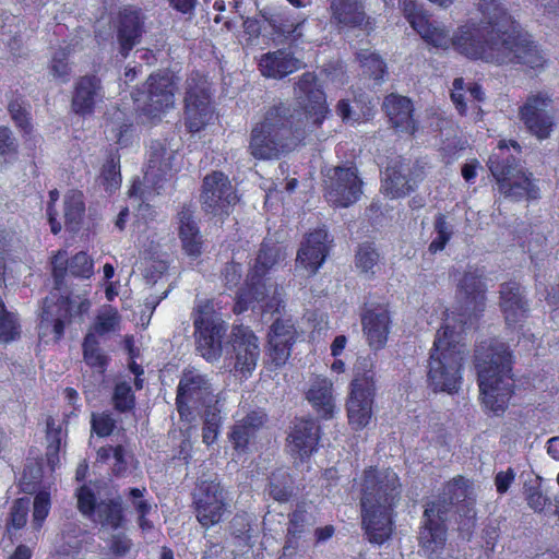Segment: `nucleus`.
Masks as SVG:
<instances>
[{
  "label": "nucleus",
  "instance_id": "1",
  "mask_svg": "<svg viewBox=\"0 0 559 559\" xmlns=\"http://www.w3.org/2000/svg\"><path fill=\"white\" fill-rule=\"evenodd\" d=\"M475 367L483 404L496 415L503 413L514 389L509 347L497 340L481 342L475 352Z\"/></svg>",
  "mask_w": 559,
  "mask_h": 559
},
{
  "label": "nucleus",
  "instance_id": "2",
  "mask_svg": "<svg viewBox=\"0 0 559 559\" xmlns=\"http://www.w3.org/2000/svg\"><path fill=\"white\" fill-rule=\"evenodd\" d=\"M300 134L295 126L294 111L285 104L270 108L264 119L254 124L248 145L250 155L260 160L278 158L293 150Z\"/></svg>",
  "mask_w": 559,
  "mask_h": 559
},
{
  "label": "nucleus",
  "instance_id": "3",
  "mask_svg": "<svg viewBox=\"0 0 559 559\" xmlns=\"http://www.w3.org/2000/svg\"><path fill=\"white\" fill-rule=\"evenodd\" d=\"M466 353L461 333L454 328L445 323L437 331L428 359V381L435 391L459 390Z\"/></svg>",
  "mask_w": 559,
  "mask_h": 559
},
{
  "label": "nucleus",
  "instance_id": "4",
  "mask_svg": "<svg viewBox=\"0 0 559 559\" xmlns=\"http://www.w3.org/2000/svg\"><path fill=\"white\" fill-rule=\"evenodd\" d=\"M477 10L481 14L479 23L471 19L454 32L453 48L466 58L464 47H469V44L486 49L491 40H500L507 32L513 33L519 28L499 0H479Z\"/></svg>",
  "mask_w": 559,
  "mask_h": 559
},
{
  "label": "nucleus",
  "instance_id": "5",
  "mask_svg": "<svg viewBox=\"0 0 559 559\" xmlns=\"http://www.w3.org/2000/svg\"><path fill=\"white\" fill-rule=\"evenodd\" d=\"M464 52L471 60H481L493 64H508L519 62L531 68L543 67L545 57L530 38L522 34L520 28L508 33L500 40H491L486 49L472 46L464 47Z\"/></svg>",
  "mask_w": 559,
  "mask_h": 559
},
{
  "label": "nucleus",
  "instance_id": "6",
  "mask_svg": "<svg viewBox=\"0 0 559 559\" xmlns=\"http://www.w3.org/2000/svg\"><path fill=\"white\" fill-rule=\"evenodd\" d=\"M488 166L497 180L499 192L506 198L520 200L539 197V190L532 179V174L525 171L520 160L509 154V145L506 141L499 142L497 150L489 157Z\"/></svg>",
  "mask_w": 559,
  "mask_h": 559
},
{
  "label": "nucleus",
  "instance_id": "7",
  "mask_svg": "<svg viewBox=\"0 0 559 559\" xmlns=\"http://www.w3.org/2000/svg\"><path fill=\"white\" fill-rule=\"evenodd\" d=\"M374 393L376 382L372 361L362 358L355 366V376L350 383V392L346 403L348 424L353 429H362L370 423Z\"/></svg>",
  "mask_w": 559,
  "mask_h": 559
},
{
  "label": "nucleus",
  "instance_id": "8",
  "mask_svg": "<svg viewBox=\"0 0 559 559\" xmlns=\"http://www.w3.org/2000/svg\"><path fill=\"white\" fill-rule=\"evenodd\" d=\"M195 349L209 362L217 361L223 354V340L228 324L215 310L212 301L199 304L193 311Z\"/></svg>",
  "mask_w": 559,
  "mask_h": 559
},
{
  "label": "nucleus",
  "instance_id": "9",
  "mask_svg": "<svg viewBox=\"0 0 559 559\" xmlns=\"http://www.w3.org/2000/svg\"><path fill=\"white\" fill-rule=\"evenodd\" d=\"M174 159V151L166 148L159 142L152 143L143 181H133L129 197L148 200L152 195L160 194L165 185L173 177Z\"/></svg>",
  "mask_w": 559,
  "mask_h": 559
},
{
  "label": "nucleus",
  "instance_id": "10",
  "mask_svg": "<svg viewBox=\"0 0 559 559\" xmlns=\"http://www.w3.org/2000/svg\"><path fill=\"white\" fill-rule=\"evenodd\" d=\"M223 397L214 394L212 384L205 374L197 369H188L182 372L177 386L176 406L181 419L190 421L194 411L205 404L215 402L219 404Z\"/></svg>",
  "mask_w": 559,
  "mask_h": 559
},
{
  "label": "nucleus",
  "instance_id": "11",
  "mask_svg": "<svg viewBox=\"0 0 559 559\" xmlns=\"http://www.w3.org/2000/svg\"><path fill=\"white\" fill-rule=\"evenodd\" d=\"M216 119L211 102L207 80L200 75H191L187 80L185 96V123L192 132H200Z\"/></svg>",
  "mask_w": 559,
  "mask_h": 559
},
{
  "label": "nucleus",
  "instance_id": "12",
  "mask_svg": "<svg viewBox=\"0 0 559 559\" xmlns=\"http://www.w3.org/2000/svg\"><path fill=\"white\" fill-rule=\"evenodd\" d=\"M91 306V301L82 296H68L57 301L46 298L39 325L40 334L52 333L55 341H59L63 335L66 323L88 313Z\"/></svg>",
  "mask_w": 559,
  "mask_h": 559
},
{
  "label": "nucleus",
  "instance_id": "13",
  "mask_svg": "<svg viewBox=\"0 0 559 559\" xmlns=\"http://www.w3.org/2000/svg\"><path fill=\"white\" fill-rule=\"evenodd\" d=\"M402 484L397 474L390 468L365 471L361 485V506L394 508L401 498Z\"/></svg>",
  "mask_w": 559,
  "mask_h": 559
},
{
  "label": "nucleus",
  "instance_id": "14",
  "mask_svg": "<svg viewBox=\"0 0 559 559\" xmlns=\"http://www.w3.org/2000/svg\"><path fill=\"white\" fill-rule=\"evenodd\" d=\"M449 515V503L432 500L426 504L421 526L418 533L420 550L428 558H439L447 542L445 522Z\"/></svg>",
  "mask_w": 559,
  "mask_h": 559
},
{
  "label": "nucleus",
  "instance_id": "15",
  "mask_svg": "<svg viewBox=\"0 0 559 559\" xmlns=\"http://www.w3.org/2000/svg\"><path fill=\"white\" fill-rule=\"evenodd\" d=\"M325 198L335 206L347 207L362 194V181L356 167L337 166L330 169L324 180Z\"/></svg>",
  "mask_w": 559,
  "mask_h": 559
},
{
  "label": "nucleus",
  "instance_id": "16",
  "mask_svg": "<svg viewBox=\"0 0 559 559\" xmlns=\"http://www.w3.org/2000/svg\"><path fill=\"white\" fill-rule=\"evenodd\" d=\"M197 519L204 527L222 520L227 508L226 492L216 478L200 479L193 492Z\"/></svg>",
  "mask_w": 559,
  "mask_h": 559
},
{
  "label": "nucleus",
  "instance_id": "17",
  "mask_svg": "<svg viewBox=\"0 0 559 559\" xmlns=\"http://www.w3.org/2000/svg\"><path fill=\"white\" fill-rule=\"evenodd\" d=\"M521 121L536 138H549L555 126L552 100L546 93H535L527 96L519 110Z\"/></svg>",
  "mask_w": 559,
  "mask_h": 559
},
{
  "label": "nucleus",
  "instance_id": "18",
  "mask_svg": "<svg viewBox=\"0 0 559 559\" xmlns=\"http://www.w3.org/2000/svg\"><path fill=\"white\" fill-rule=\"evenodd\" d=\"M176 91L177 82L171 73L163 71L151 74L146 81L143 112L152 119L159 118L174 107Z\"/></svg>",
  "mask_w": 559,
  "mask_h": 559
},
{
  "label": "nucleus",
  "instance_id": "19",
  "mask_svg": "<svg viewBox=\"0 0 559 559\" xmlns=\"http://www.w3.org/2000/svg\"><path fill=\"white\" fill-rule=\"evenodd\" d=\"M295 96L298 104L304 108L307 119L305 128L319 127L325 119L329 109L325 102V95L320 88L317 76L307 72L304 73L295 86Z\"/></svg>",
  "mask_w": 559,
  "mask_h": 559
},
{
  "label": "nucleus",
  "instance_id": "20",
  "mask_svg": "<svg viewBox=\"0 0 559 559\" xmlns=\"http://www.w3.org/2000/svg\"><path fill=\"white\" fill-rule=\"evenodd\" d=\"M201 204L206 213L218 215L227 213L229 206L238 201L236 191L226 175L213 171L203 179Z\"/></svg>",
  "mask_w": 559,
  "mask_h": 559
},
{
  "label": "nucleus",
  "instance_id": "21",
  "mask_svg": "<svg viewBox=\"0 0 559 559\" xmlns=\"http://www.w3.org/2000/svg\"><path fill=\"white\" fill-rule=\"evenodd\" d=\"M486 284L484 274L478 270H467L457 282L456 298L462 310L476 316L486 307Z\"/></svg>",
  "mask_w": 559,
  "mask_h": 559
},
{
  "label": "nucleus",
  "instance_id": "22",
  "mask_svg": "<svg viewBox=\"0 0 559 559\" xmlns=\"http://www.w3.org/2000/svg\"><path fill=\"white\" fill-rule=\"evenodd\" d=\"M233 348L235 352L234 369L241 377H249L257 367L260 357L258 337L251 330L245 326H236L233 330Z\"/></svg>",
  "mask_w": 559,
  "mask_h": 559
},
{
  "label": "nucleus",
  "instance_id": "23",
  "mask_svg": "<svg viewBox=\"0 0 559 559\" xmlns=\"http://www.w3.org/2000/svg\"><path fill=\"white\" fill-rule=\"evenodd\" d=\"M329 242L325 229L309 233L300 243L296 266L304 269L309 275H314L329 253Z\"/></svg>",
  "mask_w": 559,
  "mask_h": 559
},
{
  "label": "nucleus",
  "instance_id": "24",
  "mask_svg": "<svg viewBox=\"0 0 559 559\" xmlns=\"http://www.w3.org/2000/svg\"><path fill=\"white\" fill-rule=\"evenodd\" d=\"M393 508L361 506L362 526L369 542L383 544L393 533Z\"/></svg>",
  "mask_w": 559,
  "mask_h": 559
},
{
  "label": "nucleus",
  "instance_id": "25",
  "mask_svg": "<svg viewBox=\"0 0 559 559\" xmlns=\"http://www.w3.org/2000/svg\"><path fill=\"white\" fill-rule=\"evenodd\" d=\"M500 309L509 326H516L527 318L528 305L518 283L508 282L501 285Z\"/></svg>",
  "mask_w": 559,
  "mask_h": 559
},
{
  "label": "nucleus",
  "instance_id": "26",
  "mask_svg": "<svg viewBox=\"0 0 559 559\" xmlns=\"http://www.w3.org/2000/svg\"><path fill=\"white\" fill-rule=\"evenodd\" d=\"M319 441V426L312 419L295 421L288 437V450L293 456L304 460L314 450Z\"/></svg>",
  "mask_w": 559,
  "mask_h": 559
},
{
  "label": "nucleus",
  "instance_id": "27",
  "mask_svg": "<svg viewBox=\"0 0 559 559\" xmlns=\"http://www.w3.org/2000/svg\"><path fill=\"white\" fill-rule=\"evenodd\" d=\"M102 99L103 86L97 76L84 75L76 81L72 97V109L75 114L91 115Z\"/></svg>",
  "mask_w": 559,
  "mask_h": 559
},
{
  "label": "nucleus",
  "instance_id": "28",
  "mask_svg": "<svg viewBox=\"0 0 559 559\" xmlns=\"http://www.w3.org/2000/svg\"><path fill=\"white\" fill-rule=\"evenodd\" d=\"M361 324L371 348L380 349L386 344L391 318L385 308L377 307L367 310L361 318Z\"/></svg>",
  "mask_w": 559,
  "mask_h": 559
},
{
  "label": "nucleus",
  "instance_id": "29",
  "mask_svg": "<svg viewBox=\"0 0 559 559\" xmlns=\"http://www.w3.org/2000/svg\"><path fill=\"white\" fill-rule=\"evenodd\" d=\"M296 331L290 320H276L269 332L270 355L276 366L283 365L290 355Z\"/></svg>",
  "mask_w": 559,
  "mask_h": 559
},
{
  "label": "nucleus",
  "instance_id": "30",
  "mask_svg": "<svg viewBox=\"0 0 559 559\" xmlns=\"http://www.w3.org/2000/svg\"><path fill=\"white\" fill-rule=\"evenodd\" d=\"M409 173L408 163L401 159L392 160L386 167L382 179V192L391 199L407 195L414 189L409 179Z\"/></svg>",
  "mask_w": 559,
  "mask_h": 559
},
{
  "label": "nucleus",
  "instance_id": "31",
  "mask_svg": "<svg viewBox=\"0 0 559 559\" xmlns=\"http://www.w3.org/2000/svg\"><path fill=\"white\" fill-rule=\"evenodd\" d=\"M51 264L57 286L61 284L68 273L83 278H88L93 274V261L85 252H79L68 261L66 252L59 251L53 257Z\"/></svg>",
  "mask_w": 559,
  "mask_h": 559
},
{
  "label": "nucleus",
  "instance_id": "32",
  "mask_svg": "<svg viewBox=\"0 0 559 559\" xmlns=\"http://www.w3.org/2000/svg\"><path fill=\"white\" fill-rule=\"evenodd\" d=\"M178 235L182 250L192 258L202 253L203 241L190 206L183 205L178 212Z\"/></svg>",
  "mask_w": 559,
  "mask_h": 559
},
{
  "label": "nucleus",
  "instance_id": "33",
  "mask_svg": "<svg viewBox=\"0 0 559 559\" xmlns=\"http://www.w3.org/2000/svg\"><path fill=\"white\" fill-rule=\"evenodd\" d=\"M301 64L290 52L280 49L262 55L259 69L265 78L282 79L300 69Z\"/></svg>",
  "mask_w": 559,
  "mask_h": 559
},
{
  "label": "nucleus",
  "instance_id": "34",
  "mask_svg": "<svg viewBox=\"0 0 559 559\" xmlns=\"http://www.w3.org/2000/svg\"><path fill=\"white\" fill-rule=\"evenodd\" d=\"M383 108L392 127L407 133L415 132L416 122L413 118L414 109L411 99L391 94L385 97Z\"/></svg>",
  "mask_w": 559,
  "mask_h": 559
},
{
  "label": "nucleus",
  "instance_id": "35",
  "mask_svg": "<svg viewBox=\"0 0 559 559\" xmlns=\"http://www.w3.org/2000/svg\"><path fill=\"white\" fill-rule=\"evenodd\" d=\"M142 24L143 19L139 10L126 8L120 12L118 40L123 57H127L128 52L139 43Z\"/></svg>",
  "mask_w": 559,
  "mask_h": 559
},
{
  "label": "nucleus",
  "instance_id": "36",
  "mask_svg": "<svg viewBox=\"0 0 559 559\" xmlns=\"http://www.w3.org/2000/svg\"><path fill=\"white\" fill-rule=\"evenodd\" d=\"M330 10L338 25L367 27L369 24L360 0H331Z\"/></svg>",
  "mask_w": 559,
  "mask_h": 559
},
{
  "label": "nucleus",
  "instance_id": "37",
  "mask_svg": "<svg viewBox=\"0 0 559 559\" xmlns=\"http://www.w3.org/2000/svg\"><path fill=\"white\" fill-rule=\"evenodd\" d=\"M307 400L321 417L331 418L335 409L332 381L316 378L307 391Z\"/></svg>",
  "mask_w": 559,
  "mask_h": 559
},
{
  "label": "nucleus",
  "instance_id": "38",
  "mask_svg": "<svg viewBox=\"0 0 559 559\" xmlns=\"http://www.w3.org/2000/svg\"><path fill=\"white\" fill-rule=\"evenodd\" d=\"M266 415L262 411H252L238 420L230 432L236 449H245L249 441L263 427Z\"/></svg>",
  "mask_w": 559,
  "mask_h": 559
},
{
  "label": "nucleus",
  "instance_id": "39",
  "mask_svg": "<svg viewBox=\"0 0 559 559\" xmlns=\"http://www.w3.org/2000/svg\"><path fill=\"white\" fill-rule=\"evenodd\" d=\"M254 298L264 313H280L284 308L283 288L269 278L257 280Z\"/></svg>",
  "mask_w": 559,
  "mask_h": 559
},
{
  "label": "nucleus",
  "instance_id": "40",
  "mask_svg": "<svg viewBox=\"0 0 559 559\" xmlns=\"http://www.w3.org/2000/svg\"><path fill=\"white\" fill-rule=\"evenodd\" d=\"M265 20L272 27L274 34L289 38H298L301 36L299 28L306 22V17L301 15H295L288 10H280L271 13L269 16L264 15Z\"/></svg>",
  "mask_w": 559,
  "mask_h": 559
},
{
  "label": "nucleus",
  "instance_id": "41",
  "mask_svg": "<svg viewBox=\"0 0 559 559\" xmlns=\"http://www.w3.org/2000/svg\"><path fill=\"white\" fill-rule=\"evenodd\" d=\"M414 29L426 43L433 47L442 49H447L450 46L453 47L454 35L451 37L449 31L443 25L436 21H430L429 17L415 22Z\"/></svg>",
  "mask_w": 559,
  "mask_h": 559
},
{
  "label": "nucleus",
  "instance_id": "42",
  "mask_svg": "<svg viewBox=\"0 0 559 559\" xmlns=\"http://www.w3.org/2000/svg\"><path fill=\"white\" fill-rule=\"evenodd\" d=\"M94 522L103 527L117 530L123 524L122 503L120 499L102 501L94 512Z\"/></svg>",
  "mask_w": 559,
  "mask_h": 559
},
{
  "label": "nucleus",
  "instance_id": "43",
  "mask_svg": "<svg viewBox=\"0 0 559 559\" xmlns=\"http://www.w3.org/2000/svg\"><path fill=\"white\" fill-rule=\"evenodd\" d=\"M473 495L472 484L468 479L457 476L450 480L443 488L441 496L435 500H442L449 503V512L454 503L469 500L468 504H474L475 500L471 498Z\"/></svg>",
  "mask_w": 559,
  "mask_h": 559
},
{
  "label": "nucleus",
  "instance_id": "44",
  "mask_svg": "<svg viewBox=\"0 0 559 559\" xmlns=\"http://www.w3.org/2000/svg\"><path fill=\"white\" fill-rule=\"evenodd\" d=\"M83 360L99 374L106 371L109 356L99 346L98 340L93 334H86L82 343Z\"/></svg>",
  "mask_w": 559,
  "mask_h": 559
},
{
  "label": "nucleus",
  "instance_id": "45",
  "mask_svg": "<svg viewBox=\"0 0 559 559\" xmlns=\"http://www.w3.org/2000/svg\"><path fill=\"white\" fill-rule=\"evenodd\" d=\"M121 318L118 311L110 307L104 306L100 308L94 319L86 334H93L94 337L105 336L110 333H115L120 329Z\"/></svg>",
  "mask_w": 559,
  "mask_h": 559
},
{
  "label": "nucleus",
  "instance_id": "46",
  "mask_svg": "<svg viewBox=\"0 0 559 559\" xmlns=\"http://www.w3.org/2000/svg\"><path fill=\"white\" fill-rule=\"evenodd\" d=\"M284 257L280 247L275 245H262L251 277H254V281L262 280L265 272L284 259Z\"/></svg>",
  "mask_w": 559,
  "mask_h": 559
},
{
  "label": "nucleus",
  "instance_id": "47",
  "mask_svg": "<svg viewBox=\"0 0 559 559\" xmlns=\"http://www.w3.org/2000/svg\"><path fill=\"white\" fill-rule=\"evenodd\" d=\"M84 209L82 192L72 190L66 194L63 218L64 224L70 229L73 230L79 226L84 213Z\"/></svg>",
  "mask_w": 559,
  "mask_h": 559
},
{
  "label": "nucleus",
  "instance_id": "48",
  "mask_svg": "<svg viewBox=\"0 0 559 559\" xmlns=\"http://www.w3.org/2000/svg\"><path fill=\"white\" fill-rule=\"evenodd\" d=\"M357 59L362 68L364 74L373 79L377 83H380L383 80L386 66L377 53L369 51L368 49L360 50L357 53Z\"/></svg>",
  "mask_w": 559,
  "mask_h": 559
},
{
  "label": "nucleus",
  "instance_id": "49",
  "mask_svg": "<svg viewBox=\"0 0 559 559\" xmlns=\"http://www.w3.org/2000/svg\"><path fill=\"white\" fill-rule=\"evenodd\" d=\"M102 185L108 192H114L119 189L121 185L120 175V158L114 154H110L107 162L104 164L102 169Z\"/></svg>",
  "mask_w": 559,
  "mask_h": 559
},
{
  "label": "nucleus",
  "instance_id": "50",
  "mask_svg": "<svg viewBox=\"0 0 559 559\" xmlns=\"http://www.w3.org/2000/svg\"><path fill=\"white\" fill-rule=\"evenodd\" d=\"M48 69L55 80L61 83L69 81L71 68L68 63V52L66 49H59L53 53Z\"/></svg>",
  "mask_w": 559,
  "mask_h": 559
},
{
  "label": "nucleus",
  "instance_id": "51",
  "mask_svg": "<svg viewBox=\"0 0 559 559\" xmlns=\"http://www.w3.org/2000/svg\"><path fill=\"white\" fill-rule=\"evenodd\" d=\"M50 495L47 491H39L33 503L32 526L35 531H39L50 510Z\"/></svg>",
  "mask_w": 559,
  "mask_h": 559
},
{
  "label": "nucleus",
  "instance_id": "52",
  "mask_svg": "<svg viewBox=\"0 0 559 559\" xmlns=\"http://www.w3.org/2000/svg\"><path fill=\"white\" fill-rule=\"evenodd\" d=\"M29 511V499L21 498L13 502L8 520V532L11 528L20 530L27 522V515Z\"/></svg>",
  "mask_w": 559,
  "mask_h": 559
},
{
  "label": "nucleus",
  "instance_id": "53",
  "mask_svg": "<svg viewBox=\"0 0 559 559\" xmlns=\"http://www.w3.org/2000/svg\"><path fill=\"white\" fill-rule=\"evenodd\" d=\"M112 401L116 409L119 412H127L134 407V395L129 382H117L114 390Z\"/></svg>",
  "mask_w": 559,
  "mask_h": 559
},
{
  "label": "nucleus",
  "instance_id": "54",
  "mask_svg": "<svg viewBox=\"0 0 559 559\" xmlns=\"http://www.w3.org/2000/svg\"><path fill=\"white\" fill-rule=\"evenodd\" d=\"M435 230L437 233V237L429 245V251L432 253L443 250L452 236V228L445 221L444 215L439 214L436 217Z\"/></svg>",
  "mask_w": 559,
  "mask_h": 559
},
{
  "label": "nucleus",
  "instance_id": "55",
  "mask_svg": "<svg viewBox=\"0 0 559 559\" xmlns=\"http://www.w3.org/2000/svg\"><path fill=\"white\" fill-rule=\"evenodd\" d=\"M435 230L437 233V237L429 245V251L432 253L443 250L452 236V228L445 221L444 215L439 214L436 217Z\"/></svg>",
  "mask_w": 559,
  "mask_h": 559
},
{
  "label": "nucleus",
  "instance_id": "56",
  "mask_svg": "<svg viewBox=\"0 0 559 559\" xmlns=\"http://www.w3.org/2000/svg\"><path fill=\"white\" fill-rule=\"evenodd\" d=\"M435 230L437 233V237L429 245V251L432 253L443 250L452 236V228L445 221L444 215L439 214L436 217Z\"/></svg>",
  "mask_w": 559,
  "mask_h": 559
},
{
  "label": "nucleus",
  "instance_id": "57",
  "mask_svg": "<svg viewBox=\"0 0 559 559\" xmlns=\"http://www.w3.org/2000/svg\"><path fill=\"white\" fill-rule=\"evenodd\" d=\"M379 261V253L368 243L359 247L356 253V266L364 273L374 274V267Z\"/></svg>",
  "mask_w": 559,
  "mask_h": 559
},
{
  "label": "nucleus",
  "instance_id": "58",
  "mask_svg": "<svg viewBox=\"0 0 559 559\" xmlns=\"http://www.w3.org/2000/svg\"><path fill=\"white\" fill-rule=\"evenodd\" d=\"M468 98L469 95L467 94L464 79H455L453 81V88L451 91V99L461 115L466 114Z\"/></svg>",
  "mask_w": 559,
  "mask_h": 559
},
{
  "label": "nucleus",
  "instance_id": "59",
  "mask_svg": "<svg viewBox=\"0 0 559 559\" xmlns=\"http://www.w3.org/2000/svg\"><path fill=\"white\" fill-rule=\"evenodd\" d=\"M116 426V420L107 413L92 415V429L99 437L109 436Z\"/></svg>",
  "mask_w": 559,
  "mask_h": 559
},
{
  "label": "nucleus",
  "instance_id": "60",
  "mask_svg": "<svg viewBox=\"0 0 559 559\" xmlns=\"http://www.w3.org/2000/svg\"><path fill=\"white\" fill-rule=\"evenodd\" d=\"M305 532L304 520L300 515L294 514L289 521V525L287 528V540L284 546V551H288L289 549L295 550L297 548L296 539L301 536Z\"/></svg>",
  "mask_w": 559,
  "mask_h": 559
},
{
  "label": "nucleus",
  "instance_id": "61",
  "mask_svg": "<svg viewBox=\"0 0 559 559\" xmlns=\"http://www.w3.org/2000/svg\"><path fill=\"white\" fill-rule=\"evenodd\" d=\"M400 5L405 17L407 19L413 28H415V22L428 17L424 13L421 5L418 4L416 0H400Z\"/></svg>",
  "mask_w": 559,
  "mask_h": 559
},
{
  "label": "nucleus",
  "instance_id": "62",
  "mask_svg": "<svg viewBox=\"0 0 559 559\" xmlns=\"http://www.w3.org/2000/svg\"><path fill=\"white\" fill-rule=\"evenodd\" d=\"M110 552L115 557L126 556L131 547L132 543L123 533L114 534L107 542Z\"/></svg>",
  "mask_w": 559,
  "mask_h": 559
},
{
  "label": "nucleus",
  "instance_id": "63",
  "mask_svg": "<svg viewBox=\"0 0 559 559\" xmlns=\"http://www.w3.org/2000/svg\"><path fill=\"white\" fill-rule=\"evenodd\" d=\"M254 285H257V281H254V277H251V283L248 284V288L238 295L234 306L236 313L246 311L255 301Z\"/></svg>",
  "mask_w": 559,
  "mask_h": 559
},
{
  "label": "nucleus",
  "instance_id": "64",
  "mask_svg": "<svg viewBox=\"0 0 559 559\" xmlns=\"http://www.w3.org/2000/svg\"><path fill=\"white\" fill-rule=\"evenodd\" d=\"M78 507L80 511L85 515H91L95 512V497L91 489L83 486L78 491Z\"/></svg>",
  "mask_w": 559,
  "mask_h": 559
}]
</instances>
